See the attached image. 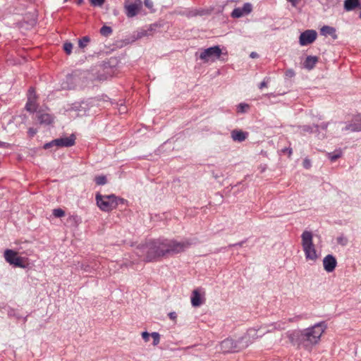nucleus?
Instances as JSON below:
<instances>
[{
    "label": "nucleus",
    "instance_id": "obj_1",
    "mask_svg": "<svg viewBox=\"0 0 361 361\" xmlns=\"http://www.w3.org/2000/svg\"><path fill=\"white\" fill-rule=\"evenodd\" d=\"M324 324L319 323L303 330H295L289 333L288 337L293 345L310 350L314 345L319 343L324 332Z\"/></svg>",
    "mask_w": 361,
    "mask_h": 361
},
{
    "label": "nucleus",
    "instance_id": "obj_2",
    "mask_svg": "<svg viewBox=\"0 0 361 361\" xmlns=\"http://www.w3.org/2000/svg\"><path fill=\"white\" fill-rule=\"evenodd\" d=\"M190 245L191 243L188 240L177 241L171 240L161 243L151 242L147 245L146 259L152 261L167 254H178L188 248Z\"/></svg>",
    "mask_w": 361,
    "mask_h": 361
},
{
    "label": "nucleus",
    "instance_id": "obj_3",
    "mask_svg": "<svg viewBox=\"0 0 361 361\" xmlns=\"http://www.w3.org/2000/svg\"><path fill=\"white\" fill-rule=\"evenodd\" d=\"M252 333H255L254 330H250L246 334L239 338L238 341H234L233 338H226L224 340L221 344V350L223 353H234L241 350L249 346L252 343V340L250 339Z\"/></svg>",
    "mask_w": 361,
    "mask_h": 361
},
{
    "label": "nucleus",
    "instance_id": "obj_4",
    "mask_svg": "<svg viewBox=\"0 0 361 361\" xmlns=\"http://www.w3.org/2000/svg\"><path fill=\"white\" fill-rule=\"evenodd\" d=\"M301 245L307 261L315 262L319 257L316 246L313 243V234L312 232L305 231L301 235Z\"/></svg>",
    "mask_w": 361,
    "mask_h": 361
},
{
    "label": "nucleus",
    "instance_id": "obj_5",
    "mask_svg": "<svg viewBox=\"0 0 361 361\" xmlns=\"http://www.w3.org/2000/svg\"><path fill=\"white\" fill-rule=\"evenodd\" d=\"M96 200L98 207L104 212L113 210L118 205V200L114 195H102L97 194L96 195Z\"/></svg>",
    "mask_w": 361,
    "mask_h": 361
},
{
    "label": "nucleus",
    "instance_id": "obj_6",
    "mask_svg": "<svg viewBox=\"0 0 361 361\" xmlns=\"http://www.w3.org/2000/svg\"><path fill=\"white\" fill-rule=\"evenodd\" d=\"M4 258L10 264L17 267L25 268L27 264L25 258L19 257L18 253L12 250H5Z\"/></svg>",
    "mask_w": 361,
    "mask_h": 361
},
{
    "label": "nucleus",
    "instance_id": "obj_7",
    "mask_svg": "<svg viewBox=\"0 0 361 361\" xmlns=\"http://www.w3.org/2000/svg\"><path fill=\"white\" fill-rule=\"evenodd\" d=\"M75 143V136L72 134L69 137H60L56 140H52L50 142L46 143L44 145V149H49L54 146L56 147H71L73 146Z\"/></svg>",
    "mask_w": 361,
    "mask_h": 361
},
{
    "label": "nucleus",
    "instance_id": "obj_8",
    "mask_svg": "<svg viewBox=\"0 0 361 361\" xmlns=\"http://www.w3.org/2000/svg\"><path fill=\"white\" fill-rule=\"evenodd\" d=\"M221 54V50L219 46H214L204 49L201 52L200 59L208 61L209 60H214L219 59Z\"/></svg>",
    "mask_w": 361,
    "mask_h": 361
},
{
    "label": "nucleus",
    "instance_id": "obj_9",
    "mask_svg": "<svg viewBox=\"0 0 361 361\" xmlns=\"http://www.w3.org/2000/svg\"><path fill=\"white\" fill-rule=\"evenodd\" d=\"M317 32L314 30H307L302 32L299 37V42L301 46H306L312 44L317 39Z\"/></svg>",
    "mask_w": 361,
    "mask_h": 361
},
{
    "label": "nucleus",
    "instance_id": "obj_10",
    "mask_svg": "<svg viewBox=\"0 0 361 361\" xmlns=\"http://www.w3.org/2000/svg\"><path fill=\"white\" fill-rule=\"evenodd\" d=\"M144 5L147 9V11H143L141 1H137V15H145L152 13L155 11L154 3L152 0H144Z\"/></svg>",
    "mask_w": 361,
    "mask_h": 361
},
{
    "label": "nucleus",
    "instance_id": "obj_11",
    "mask_svg": "<svg viewBox=\"0 0 361 361\" xmlns=\"http://www.w3.org/2000/svg\"><path fill=\"white\" fill-rule=\"evenodd\" d=\"M337 265V261L335 257L331 255H327L323 259V266L326 271L332 272Z\"/></svg>",
    "mask_w": 361,
    "mask_h": 361
},
{
    "label": "nucleus",
    "instance_id": "obj_12",
    "mask_svg": "<svg viewBox=\"0 0 361 361\" xmlns=\"http://www.w3.org/2000/svg\"><path fill=\"white\" fill-rule=\"evenodd\" d=\"M342 130L348 132L361 131V116H355L351 123L343 128Z\"/></svg>",
    "mask_w": 361,
    "mask_h": 361
},
{
    "label": "nucleus",
    "instance_id": "obj_13",
    "mask_svg": "<svg viewBox=\"0 0 361 361\" xmlns=\"http://www.w3.org/2000/svg\"><path fill=\"white\" fill-rule=\"evenodd\" d=\"M252 11V5L246 3L242 8H235L231 13L233 18H240L244 15H247Z\"/></svg>",
    "mask_w": 361,
    "mask_h": 361
},
{
    "label": "nucleus",
    "instance_id": "obj_14",
    "mask_svg": "<svg viewBox=\"0 0 361 361\" xmlns=\"http://www.w3.org/2000/svg\"><path fill=\"white\" fill-rule=\"evenodd\" d=\"M25 108L30 112H34L37 109L36 97L35 94V90L32 87H30L29 90L28 100Z\"/></svg>",
    "mask_w": 361,
    "mask_h": 361
},
{
    "label": "nucleus",
    "instance_id": "obj_15",
    "mask_svg": "<svg viewBox=\"0 0 361 361\" xmlns=\"http://www.w3.org/2000/svg\"><path fill=\"white\" fill-rule=\"evenodd\" d=\"M343 7L346 11H351L356 8L361 9L360 0H345Z\"/></svg>",
    "mask_w": 361,
    "mask_h": 361
},
{
    "label": "nucleus",
    "instance_id": "obj_16",
    "mask_svg": "<svg viewBox=\"0 0 361 361\" xmlns=\"http://www.w3.org/2000/svg\"><path fill=\"white\" fill-rule=\"evenodd\" d=\"M231 137L234 141L243 142L248 137V133L241 130H233L231 131Z\"/></svg>",
    "mask_w": 361,
    "mask_h": 361
},
{
    "label": "nucleus",
    "instance_id": "obj_17",
    "mask_svg": "<svg viewBox=\"0 0 361 361\" xmlns=\"http://www.w3.org/2000/svg\"><path fill=\"white\" fill-rule=\"evenodd\" d=\"M320 34L326 37L329 35L334 39H336L338 38L336 29L329 25H324L320 29Z\"/></svg>",
    "mask_w": 361,
    "mask_h": 361
},
{
    "label": "nucleus",
    "instance_id": "obj_18",
    "mask_svg": "<svg viewBox=\"0 0 361 361\" xmlns=\"http://www.w3.org/2000/svg\"><path fill=\"white\" fill-rule=\"evenodd\" d=\"M37 119L41 124L49 125L53 122V116L47 113H37Z\"/></svg>",
    "mask_w": 361,
    "mask_h": 361
},
{
    "label": "nucleus",
    "instance_id": "obj_19",
    "mask_svg": "<svg viewBox=\"0 0 361 361\" xmlns=\"http://www.w3.org/2000/svg\"><path fill=\"white\" fill-rule=\"evenodd\" d=\"M78 78L72 75L66 77V81L62 83V88L72 90L75 87V82Z\"/></svg>",
    "mask_w": 361,
    "mask_h": 361
},
{
    "label": "nucleus",
    "instance_id": "obj_20",
    "mask_svg": "<svg viewBox=\"0 0 361 361\" xmlns=\"http://www.w3.org/2000/svg\"><path fill=\"white\" fill-rule=\"evenodd\" d=\"M202 300L198 289L192 291L191 296V303L193 307H199L202 304Z\"/></svg>",
    "mask_w": 361,
    "mask_h": 361
},
{
    "label": "nucleus",
    "instance_id": "obj_21",
    "mask_svg": "<svg viewBox=\"0 0 361 361\" xmlns=\"http://www.w3.org/2000/svg\"><path fill=\"white\" fill-rule=\"evenodd\" d=\"M126 13L128 17H133L135 16V3L129 2V0H126L125 5Z\"/></svg>",
    "mask_w": 361,
    "mask_h": 361
},
{
    "label": "nucleus",
    "instance_id": "obj_22",
    "mask_svg": "<svg viewBox=\"0 0 361 361\" xmlns=\"http://www.w3.org/2000/svg\"><path fill=\"white\" fill-rule=\"evenodd\" d=\"M318 62L317 56H309L306 58L304 62V66L308 70H312Z\"/></svg>",
    "mask_w": 361,
    "mask_h": 361
},
{
    "label": "nucleus",
    "instance_id": "obj_23",
    "mask_svg": "<svg viewBox=\"0 0 361 361\" xmlns=\"http://www.w3.org/2000/svg\"><path fill=\"white\" fill-rule=\"evenodd\" d=\"M153 34V26L150 25L147 29H140L137 33V38L152 35Z\"/></svg>",
    "mask_w": 361,
    "mask_h": 361
},
{
    "label": "nucleus",
    "instance_id": "obj_24",
    "mask_svg": "<svg viewBox=\"0 0 361 361\" xmlns=\"http://www.w3.org/2000/svg\"><path fill=\"white\" fill-rule=\"evenodd\" d=\"M112 32H113V30H112L111 27L106 26V25H104L100 29V34L104 37L109 36L112 33Z\"/></svg>",
    "mask_w": 361,
    "mask_h": 361
},
{
    "label": "nucleus",
    "instance_id": "obj_25",
    "mask_svg": "<svg viewBox=\"0 0 361 361\" xmlns=\"http://www.w3.org/2000/svg\"><path fill=\"white\" fill-rule=\"evenodd\" d=\"M250 108L249 104H245V103H240L238 107L237 110L238 113H245Z\"/></svg>",
    "mask_w": 361,
    "mask_h": 361
},
{
    "label": "nucleus",
    "instance_id": "obj_26",
    "mask_svg": "<svg viewBox=\"0 0 361 361\" xmlns=\"http://www.w3.org/2000/svg\"><path fill=\"white\" fill-rule=\"evenodd\" d=\"M89 42H90L89 37L85 36V37H83L82 39H79L78 45L80 48H84L87 45Z\"/></svg>",
    "mask_w": 361,
    "mask_h": 361
},
{
    "label": "nucleus",
    "instance_id": "obj_27",
    "mask_svg": "<svg viewBox=\"0 0 361 361\" xmlns=\"http://www.w3.org/2000/svg\"><path fill=\"white\" fill-rule=\"evenodd\" d=\"M53 215L57 218L63 217L65 216V212L61 208L54 209L53 210Z\"/></svg>",
    "mask_w": 361,
    "mask_h": 361
},
{
    "label": "nucleus",
    "instance_id": "obj_28",
    "mask_svg": "<svg viewBox=\"0 0 361 361\" xmlns=\"http://www.w3.org/2000/svg\"><path fill=\"white\" fill-rule=\"evenodd\" d=\"M94 180L99 185H104L106 183V178L104 176H99L95 178Z\"/></svg>",
    "mask_w": 361,
    "mask_h": 361
},
{
    "label": "nucleus",
    "instance_id": "obj_29",
    "mask_svg": "<svg viewBox=\"0 0 361 361\" xmlns=\"http://www.w3.org/2000/svg\"><path fill=\"white\" fill-rule=\"evenodd\" d=\"M73 49V44L71 42H66L63 44V50L67 54H71Z\"/></svg>",
    "mask_w": 361,
    "mask_h": 361
},
{
    "label": "nucleus",
    "instance_id": "obj_30",
    "mask_svg": "<svg viewBox=\"0 0 361 361\" xmlns=\"http://www.w3.org/2000/svg\"><path fill=\"white\" fill-rule=\"evenodd\" d=\"M91 5L93 6L102 7L105 2V0H89Z\"/></svg>",
    "mask_w": 361,
    "mask_h": 361
},
{
    "label": "nucleus",
    "instance_id": "obj_31",
    "mask_svg": "<svg viewBox=\"0 0 361 361\" xmlns=\"http://www.w3.org/2000/svg\"><path fill=\"white\" fill-rule=\"evenodd\" d=\"M151 336L153 338V345H157L160 341V336L158 333L154 332L151 334Z\"/></svg>",
    "mask_w": 361,
    "mask_h": 361
},
{
    "label": "nucleus",
    "instance_id": "obj_32",
    "mask_svg": "<svg viewBox=\"0 0 361 361\" xmlns=\"http://www.w3.org/2000/svg\"><path fill=\"white\" fill-rule=\"evenodd\" d=\"M337 243L343 246L345 245L348 243V240L346 238L343 236L338 237L337 238Z\"/></svg>",
    "mask_w": 361,
    "mask_h": 361
},
{
    "label": "nucleus",
    "instance_id": "obj_33",
    "mask_svg": "<svg viewBox=\"0 0 361 361\" xmlns=\"http://www.w3.org/2000/svg\"><path fill=\"white\" fill-rule=\"evenodd\" d=\"M341 157V154H329V159L333 162V161H335L337 159H338L339 157Z\"/></svg>",
    "mask_w": 361,
    "mask_h": 361
},
{
    "label": "nucleus",
    "instance_id": "obj_34",
    "mask_svg": "<svg viewBox=\"0 0 361 361\" xmlns=\"http://www.w3.org/2000/svg\"><path fill=\"white\" fill-rule=\"evenodd\" d=\"M302 165H303L304 168L310 169L311 166V162H310V159H305L303 161Z\"/></svg>",
    "mask_w": 361,
    "mask_h": 361
},
{
    "label": "nucleus",
    "instance_id": "obj_35",
    "mask_svg": "<svg viewBox=\"0 0 361 361\" xmlns=\"http://www.w3.org/2000/svg\"><path fill=\"white\" fill-rule=\"evenodd\" d=\"M150 336H151V334H149L147 332H143L142 334V337L145 340V342H147L149 341Z\"/></svg>",
    "mask_w": 361,
    "mask_h": 361
},
{
    "label": "nucleus",
    "instance_id": "obj_36",
    "mask_svg": "<svg viewBox=\"0 0 361 361\" xmlns=\"http://www.w3.org/2000/svg\"><path fill=\"white\" fill-rule=\"evenodd\" d=\"M169 317L171 320L176 321L177 318V314L175 312H171L169 314Z\"/></svg>",
    "mask_w": 361,
    "mask_h": 361
},
{
    "label": "nucleus",
    "instance_id": "obj_37",
    "mask_svg": "<svg viewBox=\"0 0 361 361\" xmlns=\"http://www.w3.org/2000/svg\"><path fill=\"white\" fill-rule=\"evenodd\" d=\"M36 133H37L36 130H35L33 128H30L29 130H28V133L31 136H34L36 134Z\"/></svg>",
    "mask_w": 361,
    "mask_h": 361
},
{
    "label": "nucleus",
    "instance_id": "obj_38",
    "mask_svg": "<svg viewBox=\"0 0 361 361\" xmlns=\"http://www.w3.org/2000/svg\"><path fill=\"white\" fill-rule=\"evenodd\" d=\"M267 87V83H266V82L263 81V82H262L259 84V89H262V88H263V87Z\"/></svg>",
    "mask_w": 361,
    "mask_h": 361
},
{
    "label": "nucleus",
    "instance_id": "obj_39",
    "mask_svg": "<svg viewBox=\"0 0 361 361\" xmlns=\"http://www.w3.org/2000/svg\"><path fill=\"white\" fill-rule=\"evenodd\" d=\"M284 152L287 151V152H288V155L290 156L291 154H292V149H284L283 150Z\"/></svg>",
    "mask_w": 361,
    "mask_h": 361
},
{
    "label": "nucleus",
    "instance_id": "obj_40",
    "mask_svg": "<svg viewBox=\"0 0 361 361\" xmlns=\"http://www.w3.org/2000/svg\"><path fill=\"white\" fill-rule=\"evenodd\" d=\"M286 75H287L292 76V75H294V73H293V71L289 70V71H287Z\"/></svg>",
    "mask_w": 361,
    "mask_h": 361
},
{
    "label": "nucleus",
    "instance_id": "obj_41",
    "mask_svg": "<svg viewBox=\"0 0 361 361\" xmlns=\"http://www.w3.org/2000/svg\"><path fill=\"white\" fill-rule=\"evenodd\" d=\"M257 56H258V54L255 52H252L250 54V57H252V58H256V57H257Z\"/></svg>",
    "mask_w": 361,
    "mask_h": 361
},
{
    "label": "nucleus",
    "instance_id": "obj_42",
    "mask_svg": "<svg viewBox=\"0 0 361 361\" xmlns=\"http://www.w3.org/2000/svg\"><path fill=\"white\" fill-rule=\"evenodd\" d=\"M83 2V0H78L77 4L80 5Z\"/></svg>",
    "mask_w": 361,
    "mask_h": 361
},
{
    "label": "nucleus",
    "instance_id": "obj_43",
    "mask_svg": "<svg viewBox=\"0 0 361 361\" xmlns=\"http://www.w3.org/2000/svg\"><path fill=\"white\" fill-rule=\"evenodd\" d=\"M81 269L84 271H87V267H85L83 265L81 267Z\"/></svg>",
    "mask_w": 361,
    "mask_h": 361
},
{
    "label": "nucleus",
    "instance_id": "obj_44",
    "mask_svg": "<svg viewBox=\"0 0 361 361\" xmlns=\"http://www.w3.org/2000/svg\"><path fill=\"white\" fill-rule=\"evenodd\" d=\"M68 0H63V2L66 3L67 2Z\"/></svg>",
    "mask_w": 361,
    "mask_h": 361
},
{
    "label": "nucleus",
    "instance_id": "obj_45",
    "mask_svg": "<svg viewBox=\"0 0 361 361\" xmlns=\"http://www.w3.org/2000/svg\"><path fill=\"white\" fill-rule=\"evenodd\" d=\"M360 18H361V13H360Z\"/></svg>",
    "mask_w": 361,
    "mask_h": 361
}]
</instances>
